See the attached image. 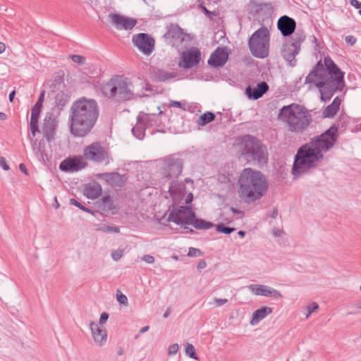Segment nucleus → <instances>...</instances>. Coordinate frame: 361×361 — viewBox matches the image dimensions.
<instances>
[{
    "instance_id": "obj_7",
    "label": "nucleus",
    "mask_w": 361,
    "mask_h": 361,
    "mask_svg": "<svg viewBox=\"0 0 361 361\" xmlns=\"http://www.w3.org/2000/svg\"><path fill=\"white\" fill-rule=\"evenodd\" d=\"M238 151L247 162L267 163V150L259 140L250 135H243L236 140Z\"/></svg>"
},
{
    "instance_id": "obj_18",
    "label": "nucleus",
    "mask_w": 361,
    "mask_h": 361,
    "mask_svg": "<svg viewBox=\"0 0 361 361\" xmlns=\"http://www.w3.org/2000/svg\"><path fill=\"white\" fill-rule=\"evenodd\" d=\"M277 27L283 36L288 37L294 32L296 23L293 18L285 15L279 19Z\"/></svg>"
},
{
    "instance_id": "obj_60",
    "label": "nucleus",
    "mask_w": 361,
    "mask_h": 361,
    "mask_svg": "<svg viewBox=\"0 0 361 361\" xmlns=\"http://www.w3.org/2000/svg\"><path fill=\"white\" fill-rule=\"evenodd\" d=\"M206 266H207L206 262L204 260L202 259L198 262V264L197 265V269H202L205 268Z\"/></svg>"
},
{
    "instance_id": "obj_14",
    "label": "nucleus",
    "mask_w": 361,
    "mask_h": 361,
    "mask_svg": "<svg viewBox=\"0 0 361 361\" xmlns=\"http://www.w3.org/2000/svg\"><path fill=\"white\" fill-rule=\"evenodd\" d=\"M134 44L145 55H150L154 49V39L147 33H140L133 37Z\"/></svg>"
},
{
    "instance_id": "obj_45",
    "label": "nucleus",
    "mask_w": 361,
    "mask_h": 361,
    "mask_svg": "<svg viewBox=\"0 0 361 361\" xmlns=\"http://www.w3.org/2000/svg\"><path fill=\"white\" fill-rule=\"evenodd\" d=\"M44 94H45V92L44 90H42L38 97V99L37 101V102L35 103V104L34 105V108H36V109H42V104H43V102H44Z\"/></svg>"
},
{
    "instance_id": "obj_26",
    "label": "nucleus",
    "mask_w": 361,
    "mask_h": 361,
    "mask_svg": "<svg viewBox=\"0 0 361 361\" xmlns=\"http://www.w3.org/2000/svg\"><path fill=\"white\" fill-rule=\"evenodd\" d=\"M273 309L268 306H263L261 308L255 310L253 314L252 319L250 322V325L255 326L262 319H264L269 314H271Z\"/></svg>"
},
{
    "instance_id": "obj_33",
    "label": "nucleus",
    "mask_w": 361,
    "mask_h": 361,
    "mask_svg": "<svg viewBox=\"0 0 361 361\" xmlns=\"http://www.w3.org/2000/svg\"><path fill=\"white\" fill-rule=\"evenodd\" d=\"M30 140L32 142V149H33L35 154L36 155V157H37V159L39 161H43L44 163L45 160L47 158V154L42 149L40 145H37L36 139L33 140L32 137H30Z\"/></svg>"
},
{
    "instance_id": "obj_6",
    "label": "nucleus",
    "mask_w": 361,
    "mask_h": 361,
    "mask_svg": "<svg viewBox=\"0 0 361 361\" xmlns=\"http://www.w3.org/2000/svg\"><path fill=\"white\" fill-rule=\"evenodd\" d=\"M324 65L321 61H318L314 68L305 78V82L322 80L345 85L344 73L338 67L334 61L329 56L325 57Z\"/></svg>"
},
{
    "instance_id": "obj_32",
    "label": "nucleus",
    "mask_w": 361,
    "mask_h": 361,
    "mask_svg": "<svg viewBox=\"0 0 361 361\" xmlns=\"http://www.w3.org/2000/svg\"><path fill=\"white\" fill-rule=\"evenodd\" d=\"M190 225L200 230H207L215 226V225L210 221H207L204 219L196 218L195 213L194 217L192 218Z\"/></svg>"
},
{
    "instance_id": "obj_28",
    "label": "nucleus",
    "mask_w": 361,
    "mask_h": 361,
    "mask_svg": "<svg viewBox=\"0 0 361 361\" xmlns=\"http://www.w3.org/2000/svg\"><path fill=\"white\" fill-rule=\"evenodd\" d=\"M102 192V186L98 183L94 182L85 186L84 194L90 199H97Z\"/></svg>"
},
{
    "instance_id": "obj_30",
    "label": "nucleus",
    "mask_w": 361,
    "mask_h": 361,
    "mask_svg": "<svg viewBox=\"0 0 361 361\" xmlns=\"http://www.w3.org/2000/svg\"><path fill=\"white\" fill-rule=\"evenodd\" d=\"M341 102V99L338 97L334 98L332 103L327 106L324 110L322 116L324 118H331L334 116L339 110Z\"/></svg>"
},
{
    "instance_id": "obj_16",
    "label": "nucleus",
    "mask_w": 361,
    "mask_h": 361,
    "mask_svg": "<svg viewBox=\"0 0 361 361\" xmlns=\"http://www.w3.org/2000/svg\"><path fill=\"white\" fill-rule=\"evenodd\" d=\"M87 164L82 158L73 157L63 160L59 165V169L65 172H74L80 171L87 166Z\"/></svg>"
},
{
    "instance_id": "obj_55",
    "label": "nucleus",
    "mask_w": 361,
    "mask_h": 361,
    "mask_svg": "<svg viewBox=\"0 0 361 361\" xmlns=\"http://www.w3.org/2000/svg\"><path fill=\"white\" fill-rule=\"evenodd\" d=\"M0 166L6 171L9 169V166L6 163L5 158L0 157Z\"/></svg>"
},
{
    "instance_id": "obj_61",
    "label": "nucleus",
    "mask_w": 361,
    "mask_h": 361,
    "mask_svg": "<svg viewBox=\"0 0 361 361\" xmlns=\"http://www.w3.org/2000/svg\"><path fill=\"white\" fill-rule=\"evenodd\" d=\"M192 200H193L192 194V193H189L187 195V197H185V203L186 204H190L192 202Z\"/></svg>"
},
{
    "instance_id": "obj_5",
    "label": "nucleus",
    "mask_w": 361,
    "mask_h": 361,
    "mask_svg": "<svg viewBox=\"0 0 361 361\" xmlns=\"http://www.w3.org/2000/svg\"><path fill=\"white\" fill-rule=\"evenodd\" d=\"M183 165V160L174 155L166 157L162 161L161 173L163 178L169 181V192L174 202L184 196V184L176 183V180L182 173Z\"/></svg>"
},
{
    "instance_id": "obj_46",
    "label": "nucleus",
    "mask_w": 361,
    "mask_h": 361,
    "mask_svg": "<svg viewBox=\"0 0 361 361\" xmlns=\"http://www.w3.org/2000/svg\"><path fill=\"white\" fill-rule=\"evenodd\" d=\"M202 255V251L200 249L195 247H190L188 255L192 257H196Z\"/></svg>"
},
{
    "instance_id": "obj_59",
    "label": "nucleus",
    "mask_w": 361,
    "mask_h": 361,
    "mask_svg": "<svg viewBox=\"0 0 361 361\" xmlns=\"http://www.w3.org/2000/svg\"><path fill=\"white\" fill-rule=\"evenodd\" d=\"M230 211L233 214H240V217H243L244 216V212L240 209L231 207Z\"/></svg>"
},
{
    "instance_id": "obj_3",
    "label": "nucleus",
    "mask_w": 361,
    "mask_h": 361,
    "mask_svg": "<svg viewBox=\"0 0 361 361\" xmlns=\"http://www.w3.org/2000/svg\"><path fill=\"white\" fill-rule=\"evenodd\" d=\"M239 197L245 203L250 204L260 200L268 190L265 176L251 168L244 169L238 180Z\"/></svg>"
},
{
    "instance_id": "obj_1",
    "label": "nucleus",
    "mask_w": 361,
    "mask_h": 361,
    "mask_svg": "<svg viewBox=\"0 0 361 361\" xmlns=\"http://www.w3.org/2000/svg\"><path fill=\"white\" fill-rule=\"evenodd\" d=\"M338 138V128L330 127L324 133L310 139L302 145L295 156L292 174L298 178L319 166L324 158V154L331 149Z\"/></svg>"
},
{
    "instance_id": "obj_41",
    "label": "nucleus",
    "mask_w": 361,
    "mask_h": 361,
    "mask_svg": "<svg viewBox=\"0 0 361 361\" xmlns=\"http://www.w3.org/2000/svg\"><path fill=\"white\" fill-rule=\"evenodd\" d=\"M116 299L121 305L127 306L128 304V298L120 290H116Z\"/></svg>"
},
{
    "instance_id": "obj_36",
    "label": "nucleus",
    "mask_w": 361,
    "mask_h": 361,
    "mask_svg": "<svg viewBox=\"0 0 361 361\" xmlns=\"http://www.w3.org/2000/svg\"><path fill=\"white\" fill-rule=\"evenodd\" d=\"M102 202L104 205V209L107 211L113 210L116 208L113 197L109 195H104L102 197Z\"/></svg>"
},
{
    "instance_id": "obj_27",
    "label": "nucleus",
    "mask_w": 361,
    "mask_h": 361,
    "mask_svg": "<svg viewBox=\"0 0 361 361\" xmlns=\"http://www.w3.org/2000/svg\"><path fill=\"white\" fill-rule=\"evenodd\" d=\"M164 37L166 39L180 41L182 42L184 39L183 32L182 29L175 24H171L167 32L165 33Z\"/></svg>"
},
{
    "instance_id": "obj_57",
    "label": "nucleus",
    "mask_w": 361,
    "mask_h": 361,
    "mask_svg": "<svg viewBox=\"0 0 361 361\" xmlns=\"http://www.w3.org/2000/svg\"><path fill=\"white\" fill-rule=\"evenodd\" d=\"M283 231L278 228H274L272 229V233L275 237H279L282 235Z\"/></svg>"
},
{
    "instance_id": "obj_42",
    "label": "nucleus",
    "mask_w": 361,
    "mask_h": 361,
    "mask_svg": "<svg viewBox=\"0 0 361 361\" xmlns=\"http://www.w3.org/2000/svg\"><path fill=\"white\" fill-rule=\"evenodd\" d=\"M70 202H71V204L75 205V207H78L80 209H81V210H82V211H84L85 212L94 214V212L91 209H90L89 208L83 206L80 202H79L75 199H74V198L71 199L70 200Z\"/></svg>"
},
{
    "instance_id": "obj_44",
    "label": "nucleus",
    "mask_w": 361,
    "mask_h": 361,
    "mask_svg": "<svg viewBox=\"0 0 361 361\" xmlns=\"http://www.w3.org/2000/svg\"><path fill=\"white\" fill-rule=\"evenodd\" d=\"M179 350V345L178 343H173L170 345L168 348L167 353L169 356L174 355L177 353Z\"/></svg>"
},
{
    "instance_id": "obj_37",
    "label": "nucleus",
    "mask_w": 361,
    "mask_h": 361,
    "mask_svg": "<svg viewBox=\"0 0 361 361\" xmlns=\"http://www.w3.org/2000/svg\"><path fill=\"white\" fill-rule=\"evenodd\" d=\"M305 39V35L302 32H295L293 36V42L290 44H293L300 50V44Z\"/></svg>"
},
{
    "instance_id": "obj_35",
    "label": "nucleus",
    "mask_w": 361,
    "mask_h": 361,
    "mask_svg": "<svg viewBox=\"0 0 361 361\" xmlns=\"http://www.w3.org/2000/svg\"><path fill=\"white\" fill-rule=\"evenodd\" d=\"M214 118H215V115L212 112L207 111V112L202 114L199 117L197 123L199 126H204L207 125V123L214 121Z\"/></svg>"
},
{
    "instance_id": "obj_17",
    "label": "nucleus",
    "mask_w": 361,
    "mask_h": 361,
    "mask_svg": "<svg viewBox=\"0 0 361 361\" xmlns=\"http://www.w3.org/2000/svg\"><path fill=\"white\" fill-rule=\"evenodd\" d=\"M109 18L112 23L118 29L131 30L137 23V20L118 13H110Z\"/></svg>"
},
{
    "instance_id": "obj_63",
    "label": "nucleus",
    "mask_w": 361,
    "mask_h": 361,
    "mask_svg": "<svg viewBox=\"0 0 361 361\" xmlns=\"http://www.w3.org/2000/svg\"><path fill=\"white\" fill-rule=\"evenodd\" d=\"M171 106H175V107L181 108L182 107V104H181V103L180 102L173 101L171 103Z\"/></svg>"
},
{
    "instance_id": "obj_9",
    "label": "nucleus",
    "mask_w": 361,
    "mask_h": 361,
    "mask_svg": "<svg viewBox=\"0 0 361 361\" xmlns=\"http://www.w3.org/2000/svg\"><path fill=\"white\" fill-rule=\"evenodd\" d=\"M248 47L252 56L264 59L269 55V32L266 27L256 30L248 40Z\"/></svg>"
},
{
    "instance_id": "obj_24",
    "label": "nucleus",
    "mask_w": 361,
    "mask_h": 361,
    "mask_svg": "<svg viewBox=\"0 0 361 361\" xmlns=\"http://www.w3.org/2000/svg\"><path fill=\"white\" fill-rule=\"evenodd\" d=\"M97 176L104 179L109 185L114 187H122L126 181L124 176L117 172L99 173Z\"/></svg>"
},
{
    "instance_id": "obj_49",
    "label": "nucleus",
    "mask_w": 361,
    "mask_h": 361,
    "mask_svg": "<svg viewBox=\"0 0 361 361\" xmlns=\"http://www.w3.org/2000/svg\"><path fill=\"white\" fill-rule=\"evenodd\" d=\"M71 58L73 62L77 63L78 64H84L85 62V58L80 55H71Z\"/></svg>"
},
{
    "instance_id": "obj_10",
    "label": "nucleus",
    "mask_w": 361,
    "mask_h": 361,
    "mask_svg": "<svg viewBox=\"0 0 361 361\" xmlns=\"http://www.w3.org/2000/svg\"><path fill=\"white\" fill-rule=\"evenodd\" d=\"M84 157L87 160L99 164L104 163L106 165L112 160L109 152L98 142H93L85 148Z\"/></svg>"
},
{
    "instance_id": "obj_39",
    "label": "nucleus",
    "mask_w": 361,
    "mask_h": 361,
    "mask_svg": "<svg viewBox=\"0 0 361 361\" xmlns=\"http://www.w3.org/2000/svg\"><path fill=\"white\" fill-rule=\"evenodd\" d=\"M216 229L218 232L222 233L224 234H231L233 233L235 228L226 226L223 224H219L216 226Z\"/></svg>"
},
{
    "instance_id": "obj_20",
    "label": "nucleus",
    "mask_w": 361,
    "mask_h": 361,
    "mask_svg": "<svg viewBox=\"0 0 361 361\" xmlns=\"http://www.w3.org/2000/svg\"><path fill=\"white\" fill-rule=\"evenodd\" d=\"M269 89V87L268 84L266 82L262 81L259 82L256 87L248 85L245 88V94L248 99L257 100L267 93Z\"/></svg>"
},
{
    "instance_id": "obj_15",
    "label": "nucleus",
    "mask_w": 361,
    "mask_h": 361,
    "mask_svg": "<svg viewBox=\"0 0 361 361\" xmlns=\"http://www.w3.org/2000/svg\"><path fill=\"white\" fill-rule=\"evenodd\" d=\"M247 289L255 295L271 297L275 300H279L283 298V295L278 290L267 285L250 284L247 286Z\"/></svg>"
},
{
    "instance_id": "obj_2",
    "label": "nucleus",
    "mask_w": 361,
    "mask_h": 361,
    "mask_svg": "<svg viewBox=\"0 0 361 361\" xmlns=\"http://www.w3.org/2000/svg\"><path fill=\"white\" fill-rule=\"evenodd\" d=\"M99 115V106L94 99L82 97L70 109L71 133L75 137H85L95 126Z\"/></svg>"
},
{
    "instance_id": "obj_64",
    "label": "nucleus",
    "mask_w": 361,
    "mask_h": 361,
    "mask_svg": "<svg viewBox=\"0 0 361 361\" xmlns=\"http://www.w3.org/2000/svg\"><path fill=\"white\" fill-rule=\"evenodd\" d=\"M19 169L23 173L27 174V171L24 164H20L19 165Z\"/></svg>"
},
{
    "instance_id": "obj_48",
    "label": "nucleus",
    "mask_w": 361,
    "mask_h": 361,
    "mask_svg": "<svg viewBox=\"0 0 361 361\" xmlns=\"http://www.w3.org/2000/svg\"><path fill=\"white\" fill-rule=\"evenodd\" d=\"M319 308V305L316 302L310 303L307 307V314H306V318H308L312 312L317 310Z\"/></svg>"
},
{
    "instance_id": "obj_4",
    "label": "nucleus",
    "mask_w": 361,
    "mask_h": 361,
    "mask_svg": "<svg viewBox=\"0 0 361 361\" xmlns=\"http://www.w3.org/2000/svg\"><path fill=\"white\" fill-rule=\"evenodd\" d=\"M279 118L286 124L289 131L298 134L307 130L312 121L310 112L297 104L283 106L280 109Z\"/></svg>"
},
{
    "instance_id": "obj_51",
    "label": "nucleus",
    "mask_w": 361,
    "mask_h": 361,
    "mask_svg": "<svg viewBox=\"0 0 361 361\" xmlns=\"http://www.w3.org/2000/svg\"><path fill=\"white\" fill-rule=\"evenodd\" d=\"M109 319V314L106 312H102L100 315L99 326H104V324L106 323L107 319Z\"/></svg>"
},
{
    "instance_id": "obj_56",
    "label": "nucleus",
    "mask_w": 361,
    "mask_h": 361,
    "mask_svg": "<svg viewBox=\"0 0 361 361\" xmlns=\"http://www.w3.org/2000/svg\"><path fill=\"white\" fill-rule=\"evenodd\" d=\"M143 260L148 264H152L154 262V257L150 255H145L143 256Z\"/></svg>"
},
{
    "instance_id": "obj_22",
    "label": "nucleus",
    "mask_w": 361,
    "mask_h": 361,
    "mask_svg": "<svg viewBox=\"0 0 361 361\" xmlns=\"http://www.w3.org/2000/svg\"><path fill=\"white\" fill-rule=\"evenodd\" d=\"M228 56L226 49L219 47L211 54L208 63L214 68L222 67L227 61Z\"/></svg>"
},
{
    "instance_id": "obj_13",
    "label": "nucleus",
    "mask_w": 361,
    "mask_h": 361,
    "mask_svg": "<svg viewBox=\"0 0 361 361\" xmlns=\"http://www.w3.org/2000/svg\"><path fill=\"white\" fill-rule=\"evenodd\" d=\"M306 84H314L319 89L321 93V99L322 101H329L334 93L338 90H342L345 85L338 83L324 82L322 80H314V82H305Z\"/></svg>"
},
{
    "instance_id": "obj_43",
    "label": "nucleus",
    "mask_w": 361,
    "mask_h": 361,
    "mask_svg": "<svg viewBox=\"0 0 361 361\" xmlns=\"http://www.w3.org/2000/svg\"><path fill=\"white\" fill-rule=\"evenodd\" d=\"M41 110L32 107L30 117V122L38 123Z\"/></svg>"
},
{
    "instance_id": "obj_54",
    "label": "nucleus",
    "mask_w": 361,
    "mask_h": 361,
    "mask_svg": "<svg viewBox=\"0 0 361 361\" xmlns=\"http://www.w3.org/2000/svg\"><path fill=\"white\" fill-rule=\"evenodd\" d=\"M214 302H215L216 307H221L226 304L228 302L227 299H219V298H214Z\"/></svg>"
},
{
    "instance_id": "obj_23",
    "label": "nucleus",
    "mask_w": 361,
    "mask_h": 361,
    "mask_svg": "<svg viewBox=\"0 0 361 361\" xmlns=\"http://www.w3.org/2000/svg\"><path fill=\"white\" fill-rule=\"evenodd\" d=\"M299 51L300 50L295 45L290 44L283 45L281 50L283 58L291 67H294L296 65L295 56Z\"/></svg>"
},
{
    "instance_id": "obj_11",
    "label": "nucleus",
    "mask_w": 361,
    "mask_h": 361,
    "mask_svg": "<svg viewBox=\"0 0 361 361\" xmlns=\"http://www.w3.org/2000/svg\"><path fill=\"white\" fill-rule=\"evenodd\" d=\"M168 221H172L183 226L190 225L192 218L194 217V212L190 206L176 207L174 204L169 209Z\"/></svg>"
},
{
    "instance_id": "obj_8",
    "label": "nucleus",
    "mask_w": 361,
    "mask_h": 361,
    "mask_svg": "<svg viewBox=\"0 0 361 361\" xmlns=\"http://www.w3.org/2000/svg\"><path fill=\"white\" fill-rule=\"evenodd\" d=\"M132 82L127 78L116 75L111 78L102 87V94L117 101L130 100L133 98Z\"/></svg>"
},
{
    "instance_id": "obj_21",
    "label": "nucleus",
    "mask_w": 361,
    "mask_h": 361,
    "mask_svg": "<svg viewBox=\"0 0 361 361\" xmlns=\"http://www.w3.org/2000/svg\"><path fill=\"white\" fill-rule=\"evenodd\" d=\"M56 126V120L52 114H47L44 119L42 133L44 137L50 142L53 140Z\"/></svg>"
},
{
    "instance_id": "obj_62",
    "label": "nucleus",
    "mask_w": 361,
    "mask_h": 361,
    "mask_svg": "<svg viewBox=\"0 0 361 361\" xmlns=\"http://www.w3.org/2000/svg\"><path fill=\"white\" fill-rule=\"evenodd\" d=\"M278 216V209L276 208H274L271 212V214H269V216L273 218V219H276Z\"/></svg>"
},
{
    "instance_id": "obj_25",
    "label": "nucleus",
    "mask_w": 361,
    "mask_h": 361,
    "mask_svg": "<svg viewBox=\"0 0 361 361\" xmlns=\"http://www.w3.org/2000/svg\"><path fill=\"white\" fill-rule=\"evenodd\" d=\"M152 79L155 82H166L177 76L175 72H167L158 68H153L150 70Z\"/></svg>"
},
{
    "instance_id": "obj_38",
    "label": "nucleus",
    "mask_w": 361,
    "mask_h": 361,
    "mask_svg": "<svg viewBox=\"0 0 361 361\" xmlns=\"http://www.w3.org/2000/svg\"><path fill=\"white\" fill-rule=\"evenodd\" d=\"M98 231L103 233H118L120 229L117 226H111L108 225H102L98 228Z\"/></svg>"
},
{
    "instance_id": "obj_40",
    "label": "nucleus",
    "mask_w": 361,
    "mask_h": 361,
    "mask_svg": "<svg viewBox=\"0 0 361 361\" xmlns=\"http://www.w3.org/2000/svg\"><path fill=\"white\" fill-rule=\"evenodd\" d=\"M185 353L192 359L199 360V357L196 355L195 347L191 343H188L186 345Z\"/></svg>"
},
{
    "instance_id": "obj_19",
    "label": "nucleus",
    "mask_w": 361,
    "mask_h": 361,
    "mask_svg": "<svg viewBox=\"0 0 361 361\" xmlns=\"http://www.w3.org/2000/svg\"><path fill=\"white\" fill-rule=\"evenodd\" d=\"M90 327L92 338L97 345L102 347L104 345L107 341V332L104 326H100L97 323L92 322Z\"/></svg>"
},
{
    "instance_id": "obj_53",
    "label": "nucleus",
    "mask_w": 361,
    "mask_h": 361,
    "mask_svg": "<svg viewBox=\"0 0 361 361\" xmlns=\"http://www.w3.org/2000/svg\"><path fill=\"white\" fill-rule=\"evenodd\" d=\"M200 8L202 10L206 16L208 17H212V16H214V13L209 11L202 4H200Z\"/></svg>"
},
{
    "instance_id": "obj_47",
    "label": "nucleus",
    "mask_w": 361,
    "mask_h": 361,
    "mask_svg": "<svg viewBox=\"0 0 361 361\" xmlns=\"http://www.w3.org/2000/svg\"><path fill=\"white\" fill-rule=\"evenodd\" d=\"M123 255V251L121 249L115 250L111 252V257L115 261L120 259Z\"/></svg>"
},
{
    "instance_id": "obj_58",
    "label": "nucleus",
    "mask_w": 361,
    "mask_h": 361,
    "mask_svg": "<svg viewBox=\"0 0 361 361\" xmlns=\"http://www.w3.org/2000/svg\"><path fill=\"white\" fill-rule=\"evenodd\" d=\"M350 4L356 8H361V2L357 0H350Z\"/></svg>"
},
{
    "instance_id": "obj_12",
    "label": "nucleus",
    "mask_w": 361,
    "mask_h": 361,
    "mask_svg": "<svg viewBox=\"0 0 361 361\" xmlns=\"http://www.w3.org/2000/svg\"><path fill=\"white\" fill-rule=\"evenodd\" d=\"M201 61V52L197 48H190L183 51L178 66L184 69H190L197 66Z\"/></svg>"
},
{
    "instance_id": "obj_31",
    "label": "nucleus",
    "mask_w": 361,
    "mask_h": 361,
    "mask_svg": "<svg viewBox=\"0 0 361 361\" xmlns=\"http://www.w3.org/2000/svg\"><path fill=\"white\" fill-rule=\"evenodd\" d=\"M161 113V111H159V114H156L140 111L137 116H141L143 120L142 123L145 124V127L149 128L151 126L157 125L158 116Z\"/></svg>"
},
{
    "instance_id": "obj_50",
    "label": "nucleus",
    "mask_w": 361,
    "mask_h": 361,
    "mask_svg": "<svg viewBox=\"0 0 361 361\" xmlns=\"http://www.w3.org/2000/svg\"><path fill=\"white\" fill-rule=\"evenodd\" d=\"M30 131L32 133V135L35 137L37 134V133H39V128H38V123L35 122H30Z\"/></svg>"
},
{
    "instance_id": "obj_34",
    "label": "nucleus",
    "mask_w": 361,
    "mask_h": 361,
    "mask_svg": "<svg viewBox=\"0 0 361 361\" xmlns=\"http://www.w3.org/2000/svg\"><path fill=\"white\" fill-rule=\"evenodd\" d=\"M70 97L68 94L59 92L56 95L55 103L56 106L59 109H62L63 106L68 102Z\"/></svg>"
},
{
    "instance_id": "obj_52",
    "label": "nucleus",
    "mask_w": 361,
    "mask_h": 361,
    "mask_svg": "<svg viewBox=\"0 0 361 361\" xmlns=\"http://www.w3.org/2000/svg\"><path fill=\"white\" fill-rule=\"evenodd\" d=\"M345 41L350 46H353L355 44L357 39L353 35H348L345 37Z\"/></svg>"
},
{
    "instance_id": "obj_29",
    "label": "nucleus",
    "mask_w": 361,
    "mask_h": 361,
    "mask_svg": "<svg viewBox=\"0 0 361 361\" xmlns=\"http://www.w3.org/2000/svg\"><path fill=\"white\" fill-rule=\"evenodd\" d=\"M143 121L141 116H137L136 118V124L132 128L133 135L137 138L138 140H143L145 136V130L147 128L145 127V124L142 122Z\"/></svg>"
}]
</instances>
